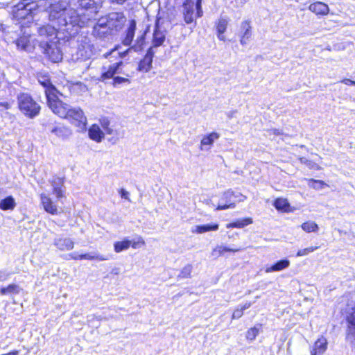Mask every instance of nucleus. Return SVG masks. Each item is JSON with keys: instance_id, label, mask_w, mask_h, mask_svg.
<instances>
[{"instance_id": "obj_43", "label": "nucleus", "mask_w": 355, "mask_h": 355, "mask_svg": "<svg viewBox=\"0 0 355 355\" xmlns=\"http://www.w3.org/2000/svg\"><path fill=\"white\" fill-rule=\"evenodd\" d=\"M123 64L122 62H119L114 63L113 64L110 65L108 70L112 73V74L114 76L115 74L120 73L119 67Z\"/></svg>"}, {"instance_id": "obj_41", "label": "nucleus", "mask_w": 355, "mask_h": 355, "mask_svg": "<svg viewBox=\"0 0 355 355\" xmlns=\"http://www.w3.org/2000/svg\"><path fill=\"white\" fill-rule=\"evenodd\" d=\"M101 125L104 130L108 135H112L113 133V130L109 127L110 121L107 118H103L100 120Z\"/></svg>"}, {"instance_id": "obj_46", "label": "nucleus", "mask_w": 355, "mask_h": 355, "mask_svg": "<svg viewBox=\"0 0 355 355\" xmlns=\"http://www.w3.org/2000/svg\"><path fill=\"white\" fill-rule=\"evenodd\" d=\"M243 315V310L239 306L233 312L232 319L237 320L242 317Z\"/></svg>"}, {"instance_id": "obj_39", "label": "nucleus", "mask_w": 355, "mask_h": 355, "mask_svg": "<svg viewBox=\"0 0 355 355\" xmlns=\"http://www.w3.org/2000/svg\"><path fill=\"white\" fill-rule=\"evenodd\" d=\"M146 32H144L141 36L138 37L136 41V44L132 46L135 51H141L143 49V46L145 43Z\"/></svg>"}, {"instance_id": "obj_4", "label": "nucleus", "mask_w": 355, "mask_h": 355, "mask_svg": "<svg viewBox=\"0 0 355 355\" xmlns=\"http://www.w3.org/2000/svg\"><path fill=\"white\" fill-rule=\"evenodd\" d=\"M35 2L31 0H21L12 8L11 13L13 18L17 21L26 19L28 21L32 19L33 12L36 7Z\"/></svg>"}, {"instance_id": "obj_6", "label": "nucleus", "mask_w": 355, "mask_h": 355, "mask_svg": "<svg viewBox=\"0 0 355 355\" xmlns=\"http://www.w3.org/2000/svg\"><path fill=\"white\" fill-rule=\"evenodd\" d=\"M9 33H15V35L9 36V42L15 43L17 49L27 51L29 46V37L24 35L22 25L15 24L13 28L9 29Z\"/></svg>"}, {"instance_id": "obj_21", "label": "nucleus", "mask_w": 355, "mask_h": 355, "mask_svg": "<svg viewBox=\"0 0 355 355\" xmlns=\"http://www.w3.org/2000/svg\"><path fill=\"white\" fill-rule=\"evenodd\" d=\"M51 184L53 187V193L56 196V198L58 199L62 198L64 194L62 187L64 185V180L59 177H55L51 181Z\"/></svg>"}, {"instance_id": "obj_49", "label": "nucleus", "mask_w": 355, "mask_h": 355, "mask_svg": "<svg viewBox=\"0 0 355 355\" xmlns=\"http://www.w3.org/2000/svg\"><path fill=\"white\" fill-rule=\"evenodd\" d=\"M114 76L112 74V73L107 69V71L102 73L100 80L103 81L106 79H110L112 78H114Z\"/></svg>"}, {"instance_id": "obj_26", "label": "nucleus", "mask_w": 355, "mask_h": 355, "mask_svg": "<svg viewBox=\"0 0 355 355\" xmlns=\"http://www.w3.org/2000/svg\"><path fill=\"white\" fill-rule=\"evenodd\" d=\"M22 291L21 287L15 284H10L8 286L2 287L0 289L1 295H18Z\"/></svg>"}, {"instance_id": "obj_33", "label": "nucleus", "mask_w": 355, "mask_h": 355, "mask_svg": "<svg viewBox=\"0 0 355 355\" xmlns=\"http://www.w3.org/2000/svg\"><path fill=\"white\" fill-rule=\"evenodd\" d=\"M220 135L217 132H211L207 135H205L203 137V138L201 140V146H211L215 140L218 139L219 138Z\"/></svg>"}, {"instance_id": "obj_47", "label": "nucleus", "mask_w": 355, "mask_h": 355, "mask_svg": "<svg viewBox=\"0 0 355 355\" xmlns=\"http://www.w3.org/2000/svg\"><path fill=\"white\" fill-rule=\"evenodd\" d=\"M11 275V273L7 270H0V282L7 280Z\"/></svg>"}, {"instance_id": "obj_60", "label": "nucleus", "mask_w": 355, "mask_h": 355, "mask_svg": "<svg viewBox=\"0 0 355 355\" xmlns=\"http://www.w3.org/2000/svg\"><path fill=\"white\" fill-rule=\"evenodd\" d=\"M300 162L302 163V164H306V165H309L310 164V161H309L306 157H300Z\"/></svg>"}, {"instance_id": "obj_63", "label": "nucleus", "mask_w": 355, "mask_h": 355, "mask_svg": "<svg viewBox=\"0 0 355 355\" xmlns=\"http://www.w3.org/2000/svg\"><path fill=\"white\" fill-rule=\"evenodd\" d=\"M353 236L355 238V234L353 235Z\"/></svg>"}, {"instance_id": "obj_44", "label": "nucleus", "mask_w": 355, "mask_h": 355, "mask_svg": "<svg viewBox=\"0 0 355 355\" xmlns=\"http://www.w3.org/2000/svg\"><path fill=\"white\" fill-rule=\"evenodd\" d=\"M324 184V183L322 180H315L313 179L309 180V185L315 189H322Z\"/></svg>"}, {"instance_id": "obj_1", "label": "nucleus", "mask_w": 355, "mask_h": 355, "mask_svg": "<svg viewBox=\"0 0 355 355\" xmlns=\"http://www.w3.org/2000/svg\"><path fill=\"white\" fill-rule=\"evenodd\" d=\"M67 5L64 1H59L51 4L49 7V20L55 21L58 27V31L63 35L62 40H69L74 37L85 24V20L77 11L72 8H67Z\"/></svg>"}, {"instance_id": "obj_12", "label": "nucleus", "mask_w": 355, "mask_h": 355, "mask_svg": "<svg viewBox=\"0 0 355 355\" xmlns=\"http://www.w3.org/2000/svg\"><path fill=\"white\" fill-rule=\"evenodd\" d=\"M53 25H44L37 28V33L40 37L46 38L49 42L53 41V40L62 37H58V35H60L61 33L58 31V27H55L56 24L55 21H52Z\"/></svg>"}, {"instance_id": "obj_27", "label": "nucleus", "mask_w": 355, "mask_h": 355, "mask_svg": "<svg viewBox=\"0 0 355 355\" xmlns=\"http://www.w3.org/2000/svg\"><path fill=\"white\" fill-rule=\"evenodd\" d=\"M17 204L12 196H7L0 201V209L3 211L13 210Z\"/></svg>"}, {"instance_id": "obj_58", "label": "nucleus", "mask_w": 355, "mask_h": 355, "mask_svg": "<svg viewBox=\"0 0 355 355\" xmlns=\"http://www.w3.org/2000/svg\"><path fill=\"white\" fill-rule=\"evenodd\" d=\"M251 306L252 303L250 302H247L243 306H240V307L244 311L245 309H249Z\"/></svg>"}, {"instance_id": "obj_14", "label": "nucleus", "mask_w": 355, "mask_h": 355, "mask_svg": "<svg viewBox=\"0 0 355 355\" xmlns=\"http://www.w3.org/2000/svg\"><path fill=\"white\" fill-rule=\"evenodd\" d=\"M113 32L110 29V28L105 25L104 22V19L101 18L98 20L96 24L94 26L92 34L96 37H98L100 39H103L109 35H112Z\"/></svg>"}, {"instance_id": "obj_24", "label": "nucleus", "mask_w": 355, "mask_h": 355, "mask_svg": "<svg viewBox=\"0 0 355 355\" xmlns=\"http://www.w3.org/2000/svg\"><path fill=\"white\" fill-rule=\"evenodd\" d=\"M290 266V261L287 259H281L270 267L266 268V272L281 271Z\"/></svg>"}, {"instance_id": "obj_16", "label": "nucleus", "mask_w": 355, "mask_h": 355, "mask_svg": "<svg viewBox=\"0 0 355 355\" xmlns=\"http://www.w3.org/2000/svg\"><path fill=\"white\" fill-rule=\"evenodd\" d=\"M155 52L153 47H150L144 58L139 62L138 65V70L140 71L148 72L152 68V62L154 57Z\"/></svg>"}, {"instance_id": "obj_56", "label": "nucleus", "mask_w": 355, "mask_h": 355, "mask_svg": "<svg viewBox=\"0 0 355 355\" xmlns=\"http://www.w3.org/2000/svg\"><path fill=\"white\" fill-rule=\"evenodd\" d=\"M340 82L347 85H354L355 86V81L352 80L351 79H349V78H344L342 80H340Z\"/></svg>"}, {"instance_id": "obj_34", "label": "nucleus", "mask_w": 355, "mask_h": 355, "mask_svg": "<svg viewBox=\"0 0 355 355\" xmlns=\"http://www.w3.org/2000/svg\"><path fill=\"white\" fill-rule=\"evenodd\" d=\"M130 245L131 241L125 239L121 241L115 242L114 244V249L116 252L119 253L123 250H128Z\"/></svg>"}, {"instance_id": "obj_52", "label": "nucleus", "mask_w": 355, "mask_h": 355, "mask_svg": "<svg viewBox=\"0 0 355 355\" xmlns=\"http://www.w3.org/2000/svg\"><path fill=\"white\" fill-rule=\"evenodd\" d=\"M266 132H267V134L268 136H271V135L277 136V135H282V131L279 129H269V130H267Z\"/></svg>"}, {"instance_id": "obj_38", "label": "nucleus", "mask_w": 355, "mask_h": 355, "mask_svg": "<svg viewBox=\"0 0 355 355\" xmlns=\"http://www.w3.org/2000/svg\"><path fill=\"white\" fill-rule=\"evenodd\" d=\"M259 333V328L254 326V327H252L247 331L245 335L246 339L250 341H252L256 338Z\"/></svg>"}, {"instance_id": "obj_20", "label": "nucleus", "mask_w": 355, "mask_h": 355, "mask_svg": "<svg viewBox=\"0 0 355 355\" xmlns=\"http://www.w3.org/2000/svg\"><path fill=\"white\" fill-rule=\"evenodd\" d=\"M309 9L317 15H326L329 12V6L321 1H317L311 3L309 6Z\"/></svg>"}, {"instance_id": "obj_3", "label": "nucleus", "mask_w": 355, "mask_h": 355, "mask_svg": "<svg viewBox=\"0 0 355 355\" xmlns=\"http://www.w3.org/2000/svg\"><path fill=\"white\" fill-rule=\"evenodd\" d=\"M20 111L26 116L33 119L39 114L40 106L26 93H21L17 96Z\"/></svg>"}, {"instance_id": "obj_10", "label": "nucleus", "mask_w": 355, "mask_h": 355, "mask_svg": "<svg viewBox=\"0 0 355 355\" xmlns=\"http://www.w3.org/2000/svg\"><path fill=\"white\" fill-rule=\"evenodd\" d=\"M101 19H104L105 25H107L112 32H118L122 29L126 21L124 14L121 12H110Z\"/></svg>"}, {"instance_id": "obj_32", "label": "nucleus", "mask_w": 355, "mask_h": 355, "mask_svg": "<svg viewBox=\"0 0 355 355\" xmlns=\"http://www.w3.org/2000/svg\"><path fill=\"white\" fill-rule=\"evenodd\" d=\"M227 26V21L225 19H219L216 29L218 32V37L220 40L225 41V37L223 33L225 32Z\"/></svg>"}, {"instance_id": "obj_25", "label": "nucleus", "mask_w": 355, "mask_h": 355, "mask_svg": "<svg viewBox=\"0 0 355 355\" xmlns=\"http://www.w3.org/2000/svg\"><path fill=\"white\" fill-rule=\"evenodd\" d=\"M136 30V21L135 20H131L126 31V35L123 40V44L125 46H130L133 40V37L135 35V32Z\"/></svg>"}, {"instance_id": "obj_42", "label": "nucleus", "mask_w": 355, "mask_h": 355, "mask_svg": "<svg viewBox=\"0 0 355 355\" xmlns=\"http://www.w3.org/2000/svg\"><path fill=\"white\" fill-rule=\"evenodd\" d=\"M318 248V247L316 246V247H309V248L300 250L297 252V257L306 256V255L309 254V253L316 250Z\"/></svg>"}, {"instance_id": "obj_62", "label": "nucleus", "mask_w": 355, "mask_h": 355, "mask_svg": "<svg viewBox=\"0 0 355 355\" xmlns=\"http://www.w3.org/2000/svg\"><path fill=\"white\" fill-rule=\"evenodd\" d=\"M18 354H19V352L18 351H13V352H9V353L6 354H2V355H18Z\"/></svg>"}, {"instance_id": "obj_18", "label": "nucleus", "mask_w": 355, "mask_h": 355, "mask_svg": "<svg viewBox=\"0 0 355 355\" xmlns=\"http://www.w3.org/2000/svg\"><path fill=\"white\" fill-rule=\"evenodd\" d=\"M40 199L43 207L46 212L52 215H56L58 214L57 206L53 202L52 200L48 196L42 193Z\"/></svg>"}, {"instance_id": "obj_23", "label": "nucleus", "mask_w": 355, "mask_h": 355, "mask_svg": "<svg viewBox=\"0 0 355 355\" xmlns=\"http://www.w3.org/2000/svg\"><path fill=\"white\" fill-rule=\"evenodd\" d=\"M89 137L91 139L101 142L104 138V133L98 125H92L88 130Z\"/></svg>"}, {"instance_id": "obj_59", "label": "nucleus", "mask_w": 355, "mask_h": 355, "mask_svg": "<svg viewBox=\"0 0 355 355\" xmlns=\"http://www.w3.org/2000/svg\"><path fill=\"white\" fill-rule=\"evenodd\" d=\"M237 112L236 110H232V111H230L228 112H227V116L229 118V119H232L234 116V114Z\"/></svg>"}, {"instance_id": "obj_2", "label": "nucleus", "mask_w": 355, "mask_h": 355, "mask_svg": "<svg viewBox=\"0 0 355 355\" xmlns=\"http://www.w3.org/2000/svg\"><path fill=\"white\" fill-rule=\"evenodd\" d=\"M51 110L60 117L69 119L80 128H86L87 118L80 108H71L69 105L60 100Z\"/></svg>"}, {"instance_id": "obj_50", "label": "nucleus", "mask_w": 355, "mask_h": 355, "mask_svg": "<svg viewBox=\"0 0 355 355\" xmlns=\"http://www.w3.org/2000/svg\"><path fill=\"white\" fill-rule=\"evenodd\" d=\"M15 25H12V26H7L6 28H4L3 29V33H5V40H6L7 42L8 43H10L9 42V36L10 37L11 35H15V33H9V29L11 28H13Z\"/></svg>"}, {"instance_id": "obj_61", "label": "nucleus", "mask_w": 355, "mask_h": 355, "mask_svg": "<svg viewBox=\"0 0 355 355\" xmlns=\"http://www.w3.org/2000/svg\"><path fill=\"white\" fill-rule=\"evenodd\" d=\"M109 2L116 4H123L126 0H108Z\"/></svg>"}, {"instance_id": "obj_22", "label": "nucleus", "mask_w": 355, "mask_h": 355, "mask_svg": "<svg viewBox=\"0 0 355 355\" xmlns=\"http://www.w3.org/2000/svg\"><path fill=\"white\" fill-rule=\"evenodd\" d=\"M327 341L326 338L322 337L318 339L314 344L313 349L311 351V355H322L326 351Z\"/></svg>"}, {"instance_id": "obj_53", "label": "nucleus", "mask_w": 355, "mask_h": 355, "mask_svg": "<svg viewBox=\"0 0 355 355\" xmlns=\"http://www.w3.org/2000/svg\"><path fill=\"white\" fill-rule=\"evenodd\" d=\"M234 199H236V202L243 201L245 197L241 193L234 191Z\"/></svg>"}, {"instance_id": "obj_35", "label": "nucleus", "mask_w": 355, "mask_h": 355, "mask_svg": "<svg viewBox=\"0 0 355 355\" xmlns=\"http://www.w3.org/2000/svg\"><path fill=\"white\" fill-rule=\"evenodd\" d=\"M273 205L279 211H286L289 203L286 199L279 198L275 200Z\"/></svg>"}, {"instance_id": "obj_31", "label": "nucleus", "mask_w": 355, "mask_h": 355, "mask_svg": "<svg viewBox=\"0 0 355 355\" xmlns=\"http://www.w3.org/2000/svg\"><path fill=\"white\" fill-rule=\"evenodd\" d=\"M253 223L252 219L251 218H245L241 220H238L233 223H230L227 225V228H243L250 224Z\"/></svg>"}, {"instance_id": "obj_37", "label": "nucleus", "mask_w": 355, "mask_h": 355, "mask_svg": "<svg viewBox=\"0 0 355 355\" xmlns=\"http://www.w3.org/2000/svg\"><path fill=\"white\" fill-rule=\"evenodd\" d=\"M192 269V266L191 264H187L182 269L180 273L178 275V278L185 279L190 277Z\"/></svg>"}, {"instance_id": "obj_5", "label": "nucleus", "mask_w": 355, "mask_h": 355, "mask_svg": "<svg viewBox=\"0 0 355 355\" xmlns=\"http://www.w3.org/2000/svg\"><path fill=\"white\" fill-rule=\"evenodd\" d=\"M343 315L347 322L346 339L355 348V304H347Z\"/></svg>"}, {"instance_id": "obj_15", "label": "nucleus", "mask_w": 355, "mask_h": 355, "mask_svg": "<svg viewBox=\"0 0 355 355\" xmlns=\"http://www.w3.org/2000/svg\"><path fill=\"white\" fill-rule=\"evenodd\" d=\"M159 21L160 17H157L153 33V48L162 45L166 39L165 31L160 30Z\"/></svg>"}, {"instance_id": "obj_45", "label": "nucleus", "mask_w": 355, "mask_h": 355, "mask_svg": "<svg viewBox=\"0 0 355 355\" xmlns=\"http://www.w3.org/2000/svg\"><path fill=\"white\" fill-rule=\"evenodd\" d=\"M130 83V80L123 77L121 76H115L113 79V85L114 87H116L118 85H120L121 83Z\"/></svg>"}, {"instance_id": "obj_19", "label": "nucleus", "mask_w": 355, "mask_h": 355, "mask_svg": "<svg viewBox=\"0 0 355 355\" xmlns=\"http://www.w3.org/2000/svg\"><path fill=\"white\" fill-rule=\"evenodd\" d=\"M54 245L62 251H68L73 248L74 243L69 238H56L54 239Z\"/></svg>"}, {"instance_id": "obj_9", "label": "nucleus", "mask_w": 355, "mask_h": 355, "mask_svg": "<svg viewBox=\"0 0 355 355\" xmlns=\"http://www.w3.org/2000/svg\"><path fill=\"white\" fill-rule=\"evenodd\" d=\"M196 10V17H201L203 15L202 9V0H197L195 3ZM184 8V19L187 24H191L193 21V13H194V2L193 0H186V2L183 5Z\"/></svg>"}, {"instance_id": "obj_57", "label": "nucleus", "mask_w": 355, "mask_h": 355, "mask_svg": "<svg viewBox=\"0 0 355 355\" xmlns=\"http://www.w3.org/2000/svg\"><path fill=\"white\" fill-rule=\"evenodd\" d=\"M0 107H3L6 110L10 108V105L6 101L0 102Z\"/></svg>"}, {"instance_id": "obj_51", "label": "nucleus", "mask_w": 355, "mask_h": 355, "mask_svg": "<svg viewBox=\"0 0 355 355\" xmlns=\"http://www.w3.org/2000/svg\"><path fill=\"white\" fill-rule=\"evenodd\" d=\"M141 244V245H144L145 244V242L143 240V239L141 237H138V241H131V245L130 246H132V248H137L139 247V244Z\"/></svg>"}, {"instance_id": "obj_55", "label": "nucleus", "mask_w": 355, "mask_h": 355, "mask_svg": "<svg viewBox=\"0 0 355 355\" xmlns=\"http://www.w3.org/2000/svg\"><path fill=\"white\" fill-rule=\"evenodd\" d=\"M120 195H121V197L122 198H124V199H125V200H129V198H128V196H129V193H128L127 191H125V189H121L120 190Z\"/></svg>"}, {"instance_id": "obj_54", "label": "nucleus", "mask_w": 355, "mask_h": 355, "mask_svg": "<svg viewBox=\"0 0 355 355\" xmlns=\"http://www.w3.org/2000/svg\"><path fill=\"white\" fill-rule=\"evenodd\" d=\"M94 257V259H97L98 261H106L109 259V257L106 255H100V254H93Z\"/></svg>"}, {"instance_id": "obj_11", "label": "nucleus", "mask_w": 355, "mask_h": 355, "mask_svg": "<svg viewBox=\"0 0 355 355\" xmlns=\"http://www.w3.org/2000/svg\"><path fill=\"white\" fill-rule=\"evenodd\" d=\"M39 82L45 88L47 104L51 109L57 103V101H60L58 97L59 92L47 78L42 77L41 79H39Z\"/></svg>"}, {"instance_id": "obj_36", "label": "nucleus", "mask_w": 355, "mask_h": 355, "mask_svg": "<svg viewBox=\"0 0 355 355\" xmlns=\"http://www.w3.org/2000/svg\"><path fill=\"white\" fill-rule=\"evenodd\" d=\"M302 229L306 232H316L319 230L318 225L313 221H307L302 224Z\"/></svg>"}, {"instance_id": "obj_48", "label": "nucleus", "mask_w": 355, "mask_h": 355, "mask_svg": "<svg viewBox=\"0 0 355 355\" xmlns=\"http://www.w3.org/2000/svg\"><path fill=\"white\" fill-rule=\"evenodd\" d=\"M74 259H88V260H94V257L92 254H80L78 256L73 257Z\"/></svg>"}, {"instance_id": "obj_17", "label": "nucleus", "mask_w": 355, "mask_h": 355, "mask_svg": "<svg viewBox=\"0 0 355 355\" xmlns=\"http://www.w3.org/2000/svg\"><path fill=\"white\" fill-rule=\"evenodd\" d=\"M250 20L243 21L240 27L241 44L245 45L252 36V26Z\"/></svg>"}, {"instance_id": "obj_7", "label": "nucleus", "mask_w": 355, "mask_h": 355, "mask_svg": "<svg viewBox=\"0 0 355 355\" xmlns=\"http://www.w3.org/2000/svg\"><path fill=\"white\" fill-rule=\"evenodd\" d=\"M77 42L78 58L86 60L91 58L94 55V46L92 44L90 39L87 36L79 35L77 39Z\"/></svg>"}, {"instance_id": "obj_29", "label": "nucleus", "mask_w": 355, "mask_h": 355, "mask_svg": "<svg viewBox=\"0 0 355 355\" xmlns=\"http://www.w3.org/2000/svg\"><path fill=\"white\" fill-rule=\"evenodd\" d=\"M98 0H78L80 7L85 10H91L96 12Z\"/></svg>"}, {"instance_id": "obj_28", "label": "nucleus", "mask_w": 355, "mask_h": 355, "mask_svg": "<svg viewBox=\"0 0 355 355\" xmlns=\"http://www.w3.org/2000/svg\"><path fill=\"white\" fill-rule=\"evenodd\" d=\"M241 250H242V248H228V247H226V246L217 245L212 250L211 254L213 256L219 257V256L223 255L226 252H239Z\"/></svg>"}, {"instance_id": "obj_30", "label": "nucleus", "mask_w": 355, "mask_h": 355, "mask_svg": "<svg viewBox=\"0 0 355 355\" xmlns=\"http://www.w3.org/2000/svg\"><path fill=\"white\" fill-rule=\"evenodd\" d=\"M218 224H205L196 226V230H193V232L198 234H202L209 231H216L218 230Z\"/></svg>"}, {"instance_id": "obj_13", "label": "nucleus", "mask_w": 355, "mask_h": 355, "mask_svg": "<svg viewBox=\"0 0 355 355\" xmlns=\"http://www.w3.org/2000/svg\"><path fill=\"white\" fill-rule=\"evenodd\" d=\"M234 191L227 190L224 192L222 198L221 202L218 204L216 210H224L229 208H234L236 203V199H234Z\"/></svg>"}, {"instance_id": "obj_40", "label": "nucleus", "mask_w": 355, "mask_h": 355, "mask_svg": "<svg viewBox=\"0 0 355 355\" xmlns=\"http://www.w3.org/2000/svg\"><path fill=\"white\" fill-rule=\"evenodd\" d=\"M51 132L55 134L58 137H64L67 136V129L61 126L53 127Z\"/></svg>"}, {"instance_id": "obj_8", "label": "nucleus", "mask_w": 355, "mask_h": 355, "mask_svg": "<svg viewBox=\"0 0 355 355\" xmlns=\"http://www.w3.org/2000/svg\"><path fill=\"white\" fill-rule=\"evenodd\" d=\"M40 47L51 62L57 63L62 60V53L58 47L56 42L41 40Z\"/></svg>"}]
</instances>
